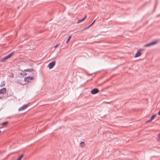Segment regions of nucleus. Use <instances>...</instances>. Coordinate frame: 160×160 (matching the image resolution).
Segmentation results:
<instances>
[{
  "label": "nucleus",
  "mask_w": 160,
  "mask_h": 160,
  "mask_svg": "<svg viewBox=\"0 0 160 160\" xmlns=\"http://www.w3.org/2000/svg\"><path fill=\"white\" fill-rule=\"evenodd\" d=\"M156 115H157V114H156L153 115H152V117L151 118V119L152 120H153L154 119V118L156 116Z\"/></svg>",
  "instance_id": "obj_18"
},
{
  "label": "nucleus",
  "mask_w": 160,
  "mask_h": 160,
  "mask_svg": "<svg viewBox=\"0 0 160 160\" xmlns=\"http://www.w3.org/2000/svg\"><path fill=\"white\" fill-rule=\"evenodd\" d=\"M71 37H72V36H69L68 37V38L66 42V43H68V42L71 39Z\"/></svg>",
  "instance_id": "obj_17"
},
{
  "label": "nucleus",
  "mask_w": 160,
  "mask_h": 160,
  "mask_svg": "<svg viewBox=\"0 0 160 160\" xmlns=\"http://www.w3.org/2000/svg\"><path fill=\"white\" fill-rule=\"evenodd\" d=\"M5 85V82L4 81H3L1 84L0 85L1 87L4 86Z\"/></svg>",
  "instance_id": "obj_13"
},
{
  "label": "nucleus",
  "mask_w": 160,
  "mask_h": 160,
  "mask_svg": "<svg viewBox=\"0 0 160 160\" xmlns=\"http://www.w3.org/2000/svg\"><path fill=\"white\" fill-rule=\"evenodd\" d=\"M2 98V97H0V99H1Z\"/></svg>",
  "instance_id": "obj_26"
},
{
  "label": "nucleus",
  "mask_w": 160,
  "mask_h": 160,
  "mask_svg": "<svg viewBox=\"0 0 160 160\" xmlns=\"http://www.w3.org/2000/svg\"><path fill=\"white\" fill-rule=\"evenodd\" d=\"M99 91L98 88H95L91 91V93L93 94H95L98 92Z\"/></svg>",
  "instance_id": "obj_4"
},
{
  "label": "nucleus",
  "mask_w": 160,
  "mask_h": 160,
  "mask_svg": "<svg viewBox=\"0 0 160 160\" xmlns=\"http://www.w3.org/2000/svg\"><path fill=\"white\" fill-rule=\"evenodd\" d=\"M59 44H60V43H58V44H57L55 46H54V48H57L59 45Z\"/></svg>",
  "instance_id": "obj_22"
},
{
  "label": "nucleus",
  "mask_w": 160,
  "mask_h": 160,
  "mask_svg": "<svg viewBox=\"0 0 160 160\" xmlns=\"http://www.w3.org/2000/svg\"><path fill=\"white\" fill-rule=\"evenodd\" d=\"M157 43V42L155 41V42H151L150 43H149L147 44H146L144 46V47H149L152 45H154Z\"/></svg>",
  "instance_id": "obj_3"
},
{
  "label": "nucleus",
  "mask_w": 160,
  "mask_h": 160,
  "mask_svg": "<svg viewBox=\"0 0 160 160\" xmlns=\"http://www.w3.org/2000/svg\"><path fill=\"white\" fill-rule=\"evenodd\" d=\"M23 157V155H20L18 157V158L17 159V160H21L22 159V158Z\"/></svg>",
  "instance_id": "obj_15"
},
{
  "label": "nucleus",
  "mask_w": 160,
  "mask_h": 160,
  "mask_svg": "<svg viewBox=\"0 0 160 160\" xmlns=\"http://www.w3.org/2000/svg\"><path fill=\"white\" fill-rule=\"evenodd\" d=\"M24 74L25 75H27V73H24Z\"/></svg>",
  "instance_id": "obj_24"
},
{
  "label": "nucleus",
  "mask_w": 160,
  "mask_h": 160,
  "mask_svg": "<svg viewBox=\"0 0 160 160\" xmlns=\"http://www.w3.org/2000/svg\"><path fill=\"white\" fill-rule=\"evenodd\" d=\"M141 54V51L139 49L138 50L137 52L135 55V57H138L140 56Z\"/></svg>",
  "instance_id": "obj_7"
},
{
  "label": "nucleus",
  "mask_w": 160,
  "mask_h": 160,
  "mask_svg": "<svg viewBox=\"0 0 160 160\" xmlns=\"http://www.w3.org/2000/svg\"><path fill=\"white\" fill-rule=\"evenodd\" d=\"M80 145L81 147H83L85 146V143L83 142H82L80 143Z\"/></svg>",
  "instance_id": "obj_14"
},
{
  "label": "nucleus",
  "mask_w": 160,
  "mask_h": 160,
  "mask_svg": "<svg viewBox=\"0 0 160 160\" xmlns=\"http://www.w3.org/2000/svg\"><path fill=\"white\" fill-rule=\"evenodd\" d=\"M96 20H95L88 27L86 28H84V30L86 29H88L89 28H90L94 23L95 22V21Z\"/></svg>",
  "instance_id": "obj_11"
},
{
  "label": "nucleus",
  "mask_w": 160,
  "mask_h": 160,
  "mask_svg": "<svg viewBox=\"0 0 160 160\" xmlns=\"http://www.w3.org/2000/svg\"><path fill=\"white\" fill-rule=\"evenodd\" d=\"M55 63L56 62L55 61H53L52 62L48 64V68L50 69L52 68H53V66H55Z\"/></svg>",
  "instance_id": "obj_1"
},
{
  "label": "nucleus",
  "mask_w": 160,
  "mask_h": 160,
  "mask_svg": "<svg viewBox=\"0 0 160 160\" xmlns=\"http://www.w3.org/2000/svg\"><path fill=\"white\" fill-rule=\"evenodd\" d=\"M158 114L159 116H160V111L158 112Z\"/></svg>",
  "instance_id": "obj_23"
},
{
  "label": "nucleus",
  "mask_w": 160,
  "mask_h": 160,
  "mask_svg": "<svg viewBox=\"0 0 160 160\" xmlns=\"http://www.w3.org/2000/svg\"><path fill=\"white\" fill-rule=\"evenodd\" d=\"M8 122L6 121V122H2V126H4V125H6L7 124H8Z\"/></svg>",
  "instance_id": "obj_16"
},
{
  "label": "nucleus",
  "mask_w": 160,
  "mask_h": 160,
  "mask_svg": "<svg viewBox=\"0 0 160 160\" xmlns=\"http://www.w3.org/2000/svg\"><path fill=\"white\" fill-rule=\"evenodd\" d=\"M14 52H13L9 54L8 55L6 56V57L7 59H8L10 57H11L14 54Z\"/></svg>",
  "instance_id": "obj_9"
},
{
  "label": "nucleus",
  "mask_w": 160,
  "mask_h": 160,
  "mask_svg": "<svg viewBox=\"0 0 160 160\" xmlns=\"http://www.w3.org/2000/svg\"><path fill=\"white\" fill-rule=\"evenodd\" d=\"M24 71L25 72H32V71H34V70L32 68H30V69H24Z\"/></svg>",
  "instance_id": "obj_10"
},
{
  "label": "nucleus",
  "mask_w": 160,
  "mask_h": 160,
  "mask_svg": "<svg viewBox=\"0 0 160 160\" xmlns=\"http://www.w3.org/2000/svg\"><path fill=\"white\" fill-rule=\"evenodd\" d=\"M20 74L21 75H22V73H20Z\"/></svg>",
  "instance_id": "obj_25"
},
{
  "label": "nucleus",
  "mask_w": 160,
  "mask_h": 160,
  "mask_svg": "<svg viewBox=\"0 0 160 160\" xmlns=\"http://www.w3.org/2000/svg\"><path fill=\"white\" fill-rule=\"evenodd\" d=\"M152 121V120L150 119L148 120L146 122V123H148V122H151Z\"/></svg>",
  "instance_id": "obj_21"
},
{
  "label": "nucleus",
  "mask_w": 160,
  "mask_h": 160,
  "mask_svg": "<svg viewBox=\"0 0 160 160\" xmlns=\"http://www.w3.org/2000/svg\"><path fill=\"white\" fill-rule=\"evenodd\" d=\"M6 89L5 88H3L0 90V94H4L6 92Z\"/></svg>",
  "instance_id": "obj_6"
},
{
  "label": "nucleus",
  "mask_w": 160,
  "mask_h": 160,
  "mask_svg": "<svg viewBox=\"0 0 160 160\" xmlns=\"http://www.w3.org/2000/svg\"><path fill=\"white\" fill-rule=\"evenodd\" d=\"M158 138L157 140L158 142H160V133L158 134Z\"/></svg>",
  "instance_id": "obj_19"
},
{
  "label": "nucleus",
  "mask_w": 160,
  "mask_h": 160,
  "mask_svg": "<svg viewBox=\"0 0 160 160\" xmlns=\"http://www.w3.org/2000/svg\"><path fill=\"white\" fill-rule=\"evenodd\" d=\"M34 79V78L32 77H28L25 78L24 79V81L26 82H28L29 81Z\"/></svg>",
  "instance_id": "obj_2"
},
{
  "label": "nucleus",
  "mask_w": 160,
  "mask_h": 160,
  "mask_svg": "<svg viewBox=\"0 0 160 160\" xmlns=\"http://www.w3.org/2000/svg\"><path fill=\"white\" fill-rule=\"evenodd\" d=\"M87 18V16L85 15L84 18H83L81 19H79L78 21V22H77V23H79L81 22L84 21L85 19L86 18Z\"/></svg>",
  "instance_id": "obj_8"
},
{
  "label": "nucleus",
  "mask_w": 160,
  "mask_h": 160,
  "mask_svg": "<svg viewBox=\"0 0 160 160\" xmlns=\"http://www.w3.org/2000/svg\"><path fill=\"white\" fill-rule=\"evenodd\" d=\"M7 59H8L6 57H5L1 59V62H4Z\"/></svg>",
  "instance_id": "obj_12"
},
{
  "label": "nucleus",
  "mask_w": 160,
  "mask_h": 160,
  "mask_svg": "<svg viewBox=\"0 0 160 160\" xmlns=\"http://www.w3.org/2000/svg\"><path fill=\"white\" fill-rule=\"evenodd\" d=\"M28 107V105L27 104L24 105L19 109L18 110L19 111H22L25 109L26 108H27Z\"/></svg>",
  "instance_id": "obj_5"
},
{
  "label": "nucleus",
  "mask_w": 160,
  "mask_h": 160,
  "mask_svg": "<svg viewBox=\"0 0 160 160\" xmlns=\"http://www.w3.org/2000/svg\"><path fill=\"white\" fill-rule=\"evenodd\" d=\"M14 74L12 73L11 75L9 76V77L10 78H14Z\"/></svg>",
  "instance_id": "obj_20"
},
{
  "label": "nucleus",
  "mask_w": 160,
  "mask_h": 160,
  "mask_svg": "<svg viewBox=\"0 0 160 160\" xmlns=\"http://www.w3.org/2000/svg\"><path fill=\"white\" fill-rule=\"evenodd\" d=\"M1 131H0V133H1Z\"/></svg>",
  "instance_id": "obj_27"
}]
</instances>
